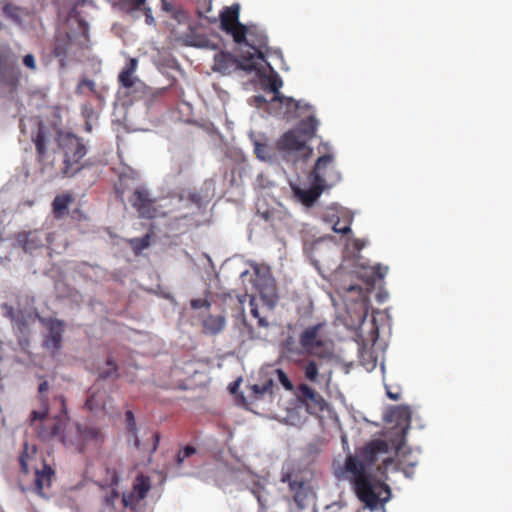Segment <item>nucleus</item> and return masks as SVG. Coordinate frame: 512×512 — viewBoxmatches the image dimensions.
<instances>
[{
	"mask_svg": "<svg viewBox=\"0 0 512 512\" xmlns=\"http://www.w3.org/2000/svg\"><path fill=\"white\" fill-rule=\"evenodd\" d=\"M318 124V120L315 116L309 115L307 118L301 120L294 130L308 142L315 136Z\"/></svg>",
	"mask_w": 512,
	"mask_h": 512,
	"instance_id": "a878e982",
	"label": "nucleus"
},
{
	"mask_svg": "<svg viewBox=\"0 0 512 512\" xmlns=\"http://www.w3.org/2000/svg\"><path fill=\"white\" fill-rule=\"evenodd\" d=\"M203 333L207 335H217L222 332L226 325V318L224 315H212L204 317L201 321Z\"/></svg>",
	"mask_w": 512,
	"mask_h": 512,
	"instance_id": "b1692460",
	"label": "nucleus"
},
{
	"mask_svg": "<svg viewBox=\"0 0 512 512\" xmlns=\"http://www.w3.org/2000/svg\"><path fill=\"white\" fill-rule=\"evenodd\" d=\"M23 64L24 66H26L27 68L35 71L37 69V64H36V60H35V57L33 54H26L24 57H23Z\"/></svg>",
	"mask_w": 512,
	"mask_h": 512,
	"instance_id": "49530a36",
	"label": "nucleus"
},
{
	"mask_svg": "<svg viewBox=\"0 0 512 512\" xmlns=\"http://www.w3.org/2000/svg\"><path fill=\"white\" fill-rule=\"evenodd\" d=\"M249 306H250V314L252 317L257 319L258 326L259 327H267L269 324L264 317L260 316V313L258 310V305H257L254 297H252L250 299Z\"/></svg>",
	"mask_w": 512,
	"mask_h": 512,
	"instance_id": "4c0bfd02",
	"label": "nucleus"
},
{
	"mask_svg": "<svg viewBox=\"0 0 512 512\" xmlns=\"http://www.w3.org/2000/svg\"><path fill=\"white\" fill-rule=\"evenodd\" d=\"M237 383H234V386L231 388V391L233 392L234 389H236Z\"/></svg>",
	"mask_w": 512,
	"mask_h": 512,
	"instance_id": "774afa93",
	"label": "nucleus"
},
{
	"mask_svg": "<svg viewBox=\"0 0 512 512\" xmlns=\"http://www.w3.org/2000/svg\"><path fill=\"white\" fill-rule=\"evenodd\" d=\"M86 90H88L91 93H96V84L93 80L90 79H81L76 86L75 93L77 95H84L86 94Z\"/></svg>",
	"mask_w": 512,
	"mask_h": 512,
	"instance_id": "e433bc0d",
	"label": "nucleus"
},
{
	"mask_svg": "<svg viewBox=\"0 0 512 512\" xmlns=\"http://www.w3.org/2000/svg\"><path fill=\"white\" fill-rule=\"evenodd\" d=\"M2 307L5 310V316L7 318H9L12 322H14L15 318H17V314L20 311H15V309L11 305H8V304H3Z\"/></svg>",
	"mask_w": 512,
	"mask_h": 512,
	"instance_id": "09e8293b",
	"label": "nucleus"
},
{
	"mask_svg": "<svg viewBox=\"0 0 512 512\" xmlns=\"http://www.w3.org/2000/svg\"><path fill=\"white\" fill-rule=\"evenodd\" d=\"M48 387H49L48 382L47 381H43L42 383H40V385L38 387L39 393H41V394L44 393L45 391L48 390Z\"/></svg>",
	"mask_w": 512,
	"mask_h": 512,
	"instance_id": "13d9d810",
	"label": "nucleus"
},
{
	"mask_svg": "<svg viewBox=\"0 0 512 512\" xmlns=\"http://www.w3.org/2000/svg\"><path fill=\"white\" fill-rule=\"evenodd\" d=\"M170 202L172 205H177L179 208H188L190 204L200 208L202 198L196 191H187L172 197Z\"/></svg>",
	"mask_w": 512,
	"mask_h": 512,
	"instance_id": "cd10ccee",
	"label": "nucleus"
},
{
	"mask_svg": "<svg viewBox=\"0 0 512 512\" xmlns=\"http://www.w3.org/2000/svg\"><path fill=\"white\" fill-rule=\"evenodd\" d=\"M280 482L287 485L286 498L293 501L299 509L307 507L315 496L312 473L294 463L282 467Z\"/></svg>",
	"mask_w": 512,
	"mask_h": 512,
	"instance_id": "f03ea898",
	"label": "nucleus"
},
{
	"mask_svg": "<svg viewBox=\"0 0 512 512\" xmlns=\"http://www.w3.org/2000/svg\"><path fill=\"white\" fill-rule=\"evenodd\" d=\"M187 216H188L187 214H181L178 218L179 219H185V218H187Z\"/></svg>",
	"mask_w": 512,
	"mask_h": 512,
	"instance_id": "e2e57ef3",
	"label": "nucleus"
},
{
	"mask_svg": "<svg viewBox=\"0 0 512 512\" xmlns=\"http://www.w3.org/2000/svg\"><path fill=\"white\" fill-rule=\"evenodd\" d=\"M385 388H386V395L391 399V400H394V401H397L400 399V396H401V389L400 387H392V386H389V385H385Z\"/></svg>",
	"mask_w": 512,
	"mask_h": 512,
	"instance_id": "a18cd8bd",
	"label": "nucleus"
},
{
	"mask_svg": "<svg viewBox=\"0 0 512 512\" xmlns=\"http://www.w3.org/2000/svg\"><path fill=\"white\" fill-rule=\"evenodd\" d=\"M85 407L88 410H94L99 407V404L96 402V395L94 393L87 397L85 401Z\"/></svg>",
	"mask_w": 512,
	"mask_h": 512,
	"instance_id": "3c124183",
	"label": "nucleus"
},
{
	"mask_svg": "<svg viewBox=\"0 0 512 512\" xmlns=\"http://www.w3.org/2000/svg\"><path fill=\"white\" fill-rule=\"evenodd\" d=\"M364 245H365V243L363 241H361L360 239H356L354 242V247L357 250H361L364 247Z\"/></svg>",
	"mask_w": 512,
	"mask_h": 512,
	"instance_id": "052dcab7",
	"label": "nucleus"
},
{
	"mask_svg": "<svg viewBox=\"0 0 512 512\" xmlns=\"http://www.w3.org/2000/svg\"><path fill=\"white\" fill-rule=\"evenodd\" d=\"M198 15H199V17H201V18H206V19L208 20V22H210V23H215V22L217 21V19H216L215 17L210 18V17H208V16H205V15L203 14V12H201L200 10H198Z\"/></svg>",
	"mask_w": 512,
	"mask_h": 512,
	"instance_id": "bf43d9fd",
	"label": "nucleus"
},
{
	"mask_svg": "<svg viewBox=\"0 0 512 512\" xmlns=\"http://www.w3.org/2000/svg\"><path fill=\"white\" fill-rule=\"evenodd\" d=\"M190 306L192 309H202L205 308L206 310H209L211 307V303L207 299H192L190 301Z\"/></svg>",
	"mask_w": 512,
	"mask_h": 512,
	"instance_id": "c03bdc74",
	"label": "nucleus"
},
{
	"mask_svg": "<svg viewBox=\"0 0 512 512\" xmlns=\"http://www.w3.org/2000/svg\"><path fill=\"white\" fill-rule=\"evenodd\" d=\"M319 158H326L324 165L321 167L319 174L320 178L326 179L329 175L336 174L337 183L341 180V174L336 170L335 165L333 164L334 157L332 154L327 153Z\"/></svg>",
	"mask_w": 512,
	"mask_h": 512,
	"instance_id": "c756f323",
	"label": "nucleus"
},
{
	"mask_svg": "<svg viewBox=\"0 0 512 512\" xmlns=\"http://www.w3.org/2000/svg\"><path fill=\"white\" fill-rule=\"evenodd\" d=\"M146 11H147L146 21H147V23H150V21H153V17L150 15L151 10L148 8V9H146Z\"/></svg>",
	"mask_w": 512,
	"mask_h": 512,
	"instance_id": "680f3d73",
	"label": "nucleus"
},
{
	"mask_svg": "<svg viewBox=\"0 0 512 512\" xmlns=\"http://www.w3.org/2000/svg\"><path fill=\"white\" fill-rule=\"evenodd\" d=\"M21 72L10 65H0V86L9 92H14L20 82Z\"/></svg>",
	"mask_w": 512,
	"mask_h": 512,
	"instance_id": "4be33fe9",
	"label": "nucleus"
},
{
	"mask_svg": "<svg viewBox=\"0 0 512 512\" xmlns=\"http://www.w3.org/2000/svg\"><path fill=\"white\" fill-rule=\"evenodd\" d=\"M275 372L277 375V379L282 384V386L286 390H289V391L292 390L293 384H292L291 380L289 379V377L287 376V374L282 369H276Z\"/></svg>",
	"mask_w": 512,
	"mask_h": 512,
	"instance_id": "79ce46f5",
	"label": "nucleus"
},
{
	"mask_svg": "<svg viewBox=\"0 0 512 512\" xmlns=\"http://www.w3.org/2000/svg\"><path fill=\"white\" fill-rule=\"evenodd\" d=\"M274 382L272 379H267L263 384H254L251 386L252 394L255 399H261L265 394H272Z\"/></svg>",
	"mask_w": 512,
	"mask_h": 512,
	"instance_id": "72a5a7b5",
	"label": "nucleus"
},
{
	"mask_svg": "<svg viewBox=\"0 0 512 512\" xmlns=\"http://www.w3.org/2000/svg\"><path fill=\"white\" fill-rule=\"evenodd\" d=\"M138 68V59L137 58H129L122 70L120 71L118 75V83L121 87L132 90V89H140L142 90L143 97L147 104L152 103L154 100H157L161 97H163L166 92L167 88H158L153 89L150 87H147L143 81H141L136 75V71Z\"/></svg>",
	"mask_w": 512,
	"mask_h": 512,
	"instance_id": "39448f33",
	"label": "nucleus"
},
{
	"mask_svg": "<svg viewBox=\"0 0 512 512\" xmlns=\"http://www.w3.org/2000/svg\"><path fill=\"white\" fill-rule=\"evenodd\" d=\"M277 148L281 152L294 153L303 152L307 158L312 153V149L307 146L305 138H302L294 129L285 132L277 141Z\"/></svg>",
	"mask_w": 512,
	"mask_h": 512,
	"instance_id": "4468645a",
	"label": "nucleus"
},
{
	"mask_svg": "<svg viewBox=\"0 0 512 512\" xmlns=\"http://www.w3.org/2000/svg\"><path fill=\"white\" fill-rule=\"evenodd\" d=\"M81 37L82 40H76L72 35L66 34L56 38L53 55L58 58L61 68H65L67 61L74 59L79 51L87 48L88 35L83 33Z\"/></svg>",
	"mask_w": 512,
	"mask_h": 512,
	"instance_id": "6e6552de",
	"label": "nucleus"
},
{
	"mask_svg": "<svg viewBox=\"0 0 512 512\" xmlns=\"http://www.w3.org/2000/svg\"><path fill=\"white\" fill-rule=\"evenodd\" d=\"M105 485L108 487H116L119 484V476L115 469L106 468Z\"/></svg>",
	"mask_w": 512,
	"mask_h": 512,
	"instance_id": "a19ab883",
	"label": "nucleus"
},
{
	"mask_svg": "<svg viewBox=\"0 0 512 512\" xmlns=\"http://www.w3.org/2000/svg\"><path fill=\"white\" fill-rule=\"evenodd\" d=\"M151 235L146 234L140 238H131L127 240V243L132 248L136 255H139L144 249L150 246Z\"/></svg>",
	"mask_w": 512,
	"mask_h": 512,
	"instance_id": "2f4dec72",
	"label": "nucleus"
},
{
	"mask_svg": "<svg viewBox=\"0 0 512 512\" xmlns=\"http://www.w3.org/2000/svg\"><path fill=\"white\" fill-rule=\"evenodd\" d=\"M36 454V447L33 446L31 448V453L29 452V446L27 443L24 444V449L19 457V463L21 471L25 474H28L30 472L29 469V460L33 459V456Z\"/></svg>",
	"mask_w": 512,
	"mask_h": 512,
	"instance_id": "473e14b6",
	"label": "nucleus"
},
{
	"mask_svg": "<svg viewBox=\"0 0 512 512\" xmlns=\"http://www.w3.org/2000/svg\"><path fill=\"white\" fill-rule=\"evenodd\" d=\"M16 243L25 252L32 253L44 246L43 234L39 230L23 231L16 235Z\"/></svg>",
	"mask_w": 512,
	"mask_h": 512,
	"instance_id": "a211bd4d",
	"label": "nucleus"
},
{
	"mask_svg": "<svg viewBox=\"0 0 512 512\" xmlns=\"http://www.w3.org/2000/svg\"><path fill=\"white\" fill-rule=\"evenodd\" d=\"M237 383H234V386L231 388V391L233 392L234 389H236Z\"/></svg>",
	"mask_w": 512,
	"mask_h": 512,
	"instance_id": "69168bd1",
	"label": "nucleus"
},
{
	"mask_svg": "<svg viewBox=\"0 0 512 512\" xmlns=\"http://www.w3.org/2000/svg\"><path fill=\"white\" fill-rule=\"evenodd\" d=\"M322 328V324H316L307 327L302 331L299 336V341L302 344L305 355L320 356L318 349L323 346V340L319 333Z\"/></svg>",
	"mask_w": 512,
	"mask_h": 512,
	"instance_id": "2eb2a0df",
	"label": "nucleus"
},
{
	"mask_svg": "<svg viewBox=\"0 0 512 512\" xmlns=\"http://www.w3.org/2000/svg\"><path fill=\"white\" fill-rule=\"evenodd\" d=\"M20 129L23 134L30 130L31 141L35 145L37 159L43 162L49 150L51 143L56 138V128L54 125L45 123L39 117H32L25 121L20 122Z\"/></svg>",
	"mask_w": 512,
	"mask_h": 512,
	"instance_id": "7ed1b4c3",
	"label": "nucleus"
},
{
	"mask_svg": "<svg viewBox=\"0 0 512 512\" xmlns=\"http://www.w3.org/2000/svg\"><path fill=\"white\" fill-rule=\"evenodd\" d=\"M270 103L272 105L279 104L280 107L284 108V115L291 116V117H298V111L301 109H305L307 111L312 110V106L308 103H303L302 101H297L293 98L286 97V96H273Z\"/></svg>",
	"mask_w": 512,
	"mask_h": 512,
	"instance_id": "aec40b11",
	"label": "nucleus"
},
{
	"mask_svg": "<svg viewBox=\"0 0 512 512\" xmlns=\"http://www.w3.org/2000/svg\"><path fill=\"white\" fill-rule=\"evenodd\" d=\"M146 0H132V8L134 10H140L141 7L145 4Z\"/></svg>",
	"mask_w": 512,
	"mask_h": 512,
	"instance_id": "4d7b16f0",
	"label": "nucleus"
},
{
	"mask_svg": "<svg viewBox=\"0 0 512 512\" xmlns=\"http://www.w3.org/2000/svg\"><path fill=\"white\" fill-rule=\"evenodd\" d=\"M326 220L332 223V229L335 233L348 234L351 232V224L353 222V215L345 210H337L329 213Z\"/></svg>",
	"mask_w": 512,
	"mask_h": 512,
	"instance_id": "6ab92c4d",
	"label": "nucleus"
},
{
	"mask_svg": "<svg viewBox=\"0 0 512 512\" xmlns=\"http://www.w3.org/2000/svg\"><path fill=\"white\" fill-rule=\"evenodd\" d=\"M394 448L395 445L378 438L366 443L357 456L346 457L345 470L350 474L355 493L370 510L385 504L391 497L390 487L382 480H376L373 472L376 470L381 476L385 475L392 465Z\"/></svg>",
	"mask_w": 512,
	"mask_h": 512,
	"instance_id": "f257e3e1",
	"label": "nucleus"
},
{
	"mask_svg": "<svg viewBox=\"0 0 512 512\" xmlns=\"http://www.w3.org/2000/svg\"><path fill=\"white\" fill-rule=\"evenodd\" d=\"M258 213L266 222H269L272 226L274 225L275 211L266 209L262 212L259 210Z\"/></svg>",
	"mask_w": 512,
	"mask_h": 512,
	"instance_id": "de8ad7c7",
	"label": "nucleus"
},
{
	"mask_svg": "<svg viewBox=\"0 0 512 512\" xmlns=\"http://www.w3.org/2000/svg\"><path fill=\"white\" fill-rule=\"evenodd\" d=\"M326 158H318L313 170L309 174L311 186L307 189L293 187L295 196L307 207H311L322 192L337 184L336 174L329 175L326 179L320 178L319 171L324 165Z\"/></svg>",
	"mask_w": 512,
	"mask_h": 512,
	"instance_id": "20e7f679",
	"label": "nucleus"
},
{
	"mask_svg": "<svg viewBox=\"0 0 512 512\" xmlns=\"http://www.w3.org/2000/svg\"><path fill=\"white\" fill-rule=\"evenodd\" d=\"M46 326L49 330V335L44 340V346L55 354L62 347L64 323L59 319H49Z\"/></svg>",
	"mask_w": 512,
	"mask_h": 512,
	"instance_id": "f3484780",
	"label": "nucleus"
},
{
	"mask_svg": "<svg viewBox=\"0 0 512 512\" xmlns=\"http://www.w3.org/2000/svg\"><path fill=\"white\" fill-rule=\"evenodd\" d=\"M195 453H196L195 447L190 446V445H187L186 447L181 449L178 452L177 457H176L177 466H181L186 458L192 456Z\"/></svg>",
	"mask_w": 512,
	"mask_h": 512,
	"instance_id": "ea45409f",
	"label": "nucleus"
},
{
	"mask_svg": "<svg viewBox=\"0 0 512 512\" xmlns=\"http://www.w3.org/2000/svg\"><path fill=\"white\" fill-rule=\"evenodd\" d=\"M253 100L257 107H262L263 105L268 103V101L263 95L254 96Z\"/></svg>",
	"mask_w": 512,
	"mask_h": 512,
	"instance_id": "864d4df0",
	"label": "nucleus"
},
{
	"mask_svg": "<svg viewBox=\"0 0 512 512\" xmlns=\"http://www.w3.org/2000/svg\"><path fill=\"white\" fill-rule=\"evenodd\" d=\"M258 502H259V504H260L261 506H263V503H262V500H261V498H260V497H258Z\"/></svg>",
	"mask_w": 512,
	"mask_h": 512,
	"instance_id": "0e129e2a",
	"label": "nucleus"
},
{
	"mask_svg": "<svg viewBox=\"0 0 512 512\" xmlns=\"http://www.w3.org/2000/svg\"><path fill=\"white\" fill-rule=\"evenodd\" d=\"M283 85V82L280 78L276 77V78H273L269 81V89L270 91L274 94V96H283L281 93H280V88L282 87Z\"/></svg>",
	"mask_w": 512,
	"mask_h": 512,
	"instance_id": "37998d69",
	"label": "nucleus"
},
{
	"mask_svg": "<svg viewBox=\"0 0 512 512\" xmlns=\"http://www.w3.org/2000/svg\"><path fill=\"white\" fill-rule=\"evenodd\" d=\"M385 441L395 445V448L394 450H392L391 452V456L394 457V455L397 453V451L400 449V445H401V441H403V438H400V441L398 443L394 442V441H390V440H387V439H384ZM394 462V458H392V463Z\"/></svg>",
	"mask_w": 512,
	"mask_h": 512,
	"instance_id": "6e6d98bb",
	"label": "nucleus"
},
{
	"mask_svg": "<svg viewBox=\"0 0 512 512\" xmlns=\"http://www.w3.org/2000/svg\"><path fill=\"white\" fill-rule=\"evenodd\" d=\"M2 13L15 23L21 22V8L13 3H5L2 7Z\"/></svg>",
	"mask_w": 512,
	"mask_h": 512,
	"instance_id": "f704fd0d",
	"label": "nucleus"
},
{
	"mask_svg": "<svg viewBox=\"0 0 512 512\" xmlns=\"http://www.w3.org/2000/svg\"><path fill=\"white\" fill-rule=\"evenodd\" d=\"M56 401H59L60 405H61V412L64 416H67V407H66V400L65 398L61 395L59 397H56L55 398Z\"/></svg>",
	"mask_w": 512,
	"mask_h": 512,
	"instance_id": "5fc2aeb1",
	"label": "nucleus"
},
{
	"mask_svg": "<svg viewBox=\"0 0 512 512\" xmlns=\"http://www.w3.org/2000/svg\"><path fill=\"white\" fill-rule=\"evenodd\" d=\"M213 70L223 75H229L236 70L256 71L259 70L257 63L252 58L238 60L234 55L228 52H220L214 56Z\"/></svg>",
	"mask_w": 512,
	"mask_h": 512,
	"instance_id": "9d476101",
	"label": "nucleus"
},
{
	"mask_svg": "<svg viewBox=\"0 0 512 512\" xmlns=\"http://www.w3.org/2000/svg\"><path fill=\"white\" fill-rule=\"evenodd\" d=\"M305 378L310 382H317L319 376V368L314 360H308L303 364Z\"/></svg>",
	"mask_w": 512,
	"mask_h": 512,
	"instance_id": "c9c22d12",
	"label": "nucleus"
},
{
	"mask_svg": "<svg viewBox=\"0 0 512 512\" xmlns=\"http://www.w3.org/2000/svg\"><path fill=\"white\" fill-rule=\"evenodd\" d=\"M74 201L70 193H62L57 195L52 202V211L57 219L63 218L67 212L69 205Z\"/></svg>",
	"mask_w": 512,
	"mask_h": 512,
	"instance_id": "bb28decb",
	"label": "nucleus"
},
{
	"mask_svg": "<svg viewBox=\"0 0 512 512\" xmlns=\"http://www.w3.org/2000/svg\"><path fill=\"white\" fill-rule=\"evenodd\" d=\"M64 426L62 419L46 420L37 431L38 437L43 441L59 438L64 445L69 446L70 439L63 434Z\"/></svg>",
	"mask_w": 512,
	"mask_h": 512,
	"instance_id": "dca6fc26",
	"label": "nucleus"
},
{
	"mask_svg": "<svg viewBox=\"0 0 512 512\" xmlns=\"http://www.w3.org/2000/svg\"><path fill=\"white\" fill-rule=\"evenodd\" d=\"M297 389V398L309 414L315 415L325 411L328 407V403L323 396L309 385L301 383Z\"/></svg>",
	"mask_w": 512,
	"mask_h": 512,
	"instance_id": "ddd939ff",
	"label": "nucleus"
},
{
	"mask_svg": "<svg viewBox=\"0 0 512 512\" xmlns=\"http://www.w3.org/2000/svg\"><path fill=\"white\" fill-rule=\"evenodd\" d=\"M105 441L102 430L94 425H76V439L70 440L69 446H73L79 453L89 449H99Z\"/></svg>",
	"mask_w": 512,
	"mask_h": 512,
	"instance_id": "1a4fd4ad",
	"label": "nucleus"
},
{
	"mask_svg": "<svg viewBox=\"0 0 512 512\" xmlns=\"http://www.w3.org/2000/svg\"><path fill=\"white\" fill-rule=\"evenodd\" d=\"M244 39L239 45L245 44L254 50L253 54H250L248 58L254 57V61L259 64L258 61L266 62V56L275 55L278 58H282V52L280 50H273L268 47V37L265 32L255 24L245 25Z\"/></svg>",
	"mask_w": 512,
	"mask_h": 512,
	"instance_id": "0eeeda50",
	"label": "nucleus"
},
{
	"mask_svg": "<svg viewBox=\"0 0 512 512\" xmlns=\"http://www.w3.org/2000/svg\"><path fill=\"white\" fill-rule=\"evenodd\" d=\"M237 383H234V386L231 388V391L233 392L234 389H236Z\"/></svg>",
	"mask_w": 512,
	"mask_h": 512,
	"instance_id": "338daca9",
	"label": "nucleus"
},
{
	"mask_svg": "<svg viewBox=\"0 0 512 512\" xmlns=\"http://www.w3.org/2000/svg\"><path fill=\"white\" fill-rule=\"evenodd\" d=\"M54 475L53 468L42 460V467L35 468V490L38 494L42 495L43 489L50 487Z\"/></svg>",
	"mask_w": 512,
	"mask_h": 512,
	"instance_id": "5701e85b",
	"label": "nucleus"
},
{
	"mask_svg": "<svg viewBox=\"0 0 512 512\" xmlns=\"http://www.w3.org/2000/svg\"><path fill=\"white\" fill-rule=\"evenodd\" d=\"M150 488H151V482H150L149 477H146L144 475H139L135 479V482L133 484V490H132L129 498H133L136 501L142 500L146 497Z\"/></svg>",
	"mask_w": 512,
	"mask_h": 512,
	"instance_id": "c85d7f7f",
	"label": "nucleus"
},
{
	"mask_svg": "<svg viewBox=\"0 0 512 512\" xmlns=\"http://www.w3.org/2000/svg\"><path fill=\"white\" fill-rule=\"evenodd\" d=\"M255 154L259 159L263 161L271 160V149L267 144L257 142L255 144Z\"/></svg>",
	"mask_w": 512,
	"mask_h": 512,
	"instance_id": "58836bf2",
	"label": "nucleus"
},
{
	"mask_svg": "<svg viewBox=\"0 0 512 512\" xmlns=\"http://www.w3.org/2000/svg\"><path fill=\"white\" fill-rule=\"evenodd\" d=\"M107 365H108V370L104 371L101 376L104 377V378H107V377H111L113 374H115L117 372V366L115 364V362L112 360V359H109L107 361Z\"/></svg>",
	"mask_w": 512,
	"mask_h": 512,
	"instance_id": "8fccbe9b",
	"label": "nucleus"
},
{
	"mask_svg": "<svg viewBox=\"0 0 512 512\" xmlns=\"http://www.w3.org/2000/svg\"><path fill=\"white\" fill-rule=\"evenodd\" d=\"M59 145L64 153L62 174L72 177L82 169L80 161L87 153L86 147L78 136L71 133L62 135Z\"/></svg>",
	"mask_w": 512,
	"mask_h": 512,
	"instance_id": "423d86ee",
	"label": "nucleus"
},
{
	"mask_svg": "<svg viewBox=\"0 0 512 512\" xmlns=\"http://www.w3.org/2000/svg\"><path fill=\"white\" fill-rule=\"evenodd\" d=\"M48 414V410H44L43 412H39V411H32L31 413V421H36V420H43Z\"/></svg>",
	"mask_w": 512,
	"mask_h": 512,
	"instance_id": "603ef678",
	"label": "nucleus"
},
{
	"mask_svg": "<svg viewBox=\"0 0 512 512\" xmlns=\"http://www.w3.org/2000/svg\"><path fill=\"white\" fill-rule=\"evenodd\" d=\"M13 323L16 326L17 331L21 335H23L24 337H26L28 335L29 326H28L26 318L22 312H19L17 314V318H15V321ZM19 343L22 347H24V346L28 345V339L27 338L19 339Z\"/></svg>",
	"mask_w": 512,
	"mask_h": 512,
	"instance_id": "7c9ffc66",
	"label": "nucleus"
},
{
	"mask_svg": "<svg viewBox=\"0 0 512 512\" xmlns=\"http://www.w3.org/2000/svg\"><path fill=\"white\" fill-rule=\"evenodd\" d=\"M240 6L233 4L225 7L220 15V28L227 34L231 35L236 44L244 39L245 25L239 22Z\"/></svg>",
	"mask_w": 512,
	"mask_h": 512,
	"instance_id": "f8f14e48",
	"label": "nucleus"
},
{
	"mask_svg": "<svg viewBox=\"0 0 512 512\" xmlns=\"http://www.w3.org/2000/svg\"><path fill=\"white\" fill-rule=\"evenodd\" d=\"M132 207L136 209L140 218L154 219L159 216H166L156 205V200L151 197L146 188L138 187L133 191L129 199Z\"/></svg>",
	"mask_w": 512,
	"mask_h": 512,
	"instance_id": "9b49d317",
	"label": "nucleus"
},
{
	"mask_svg": "<svg viewBox=\"0 0 512 512\" xmlns=\"http://www.w3.org/2000/svg\"><path fill=\"white\" fill-rule=\"evenodd\" d=\"M281 352L286 358L292 360H296L305 355L300 341H297L296 338L291 335L281 343Z\"/></svg>",
	"mask_w": 512,
	"mask_h": 512,
	"instance_id": "393cba45",
	"label": "nucleus"
},
{
	"mask_svg": "<svg viewBox=\"0 0 512 512\" xmlns=\"http://www.w3.org/2000/svg\"><path fill=\"white\" fill-rule=\"evenodd\" d=\"M125 418H126L127 428L129 430V432L132 434V436L134 437V446L140 451L148 450L150 454H153L158 448L159 441H160V434L153 433L151 435V439L153 441L151 448L146 449L144 447V445L141 444V442L137 436V425H136V420H135L133 412L131 410L126 411Z\"/></svg>",
	"mask_w": 512,
	"mask_h": 512,
	"instance_id": "412c9836",
	"label": "nucleus"
}]
</instances>
